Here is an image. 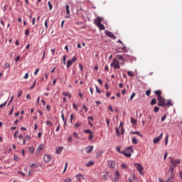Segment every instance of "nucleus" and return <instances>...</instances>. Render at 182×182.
<instances>
[{"label":"nucleus","instance_id":"nucleus-12","mask_svg":"<svg viewBox=\"0 0 182 182\" xmlns=\"http://www.w3.org/2000/svg\"><path fill=\"white\" fill-rule=\"evenodd\" d=\"M170 106H173V102L171 100H168L165 102V107H170Z\"/></svg>","mask_w":182,"mask_h":182},{"label":"nucleus","instance_id":"nucleus-29","mask_svg":"<svg viewBox=\"0 0 182 182\" xmlns=\"http://www.w3.org/2000/svg\"><path fill=\"white\" fill-rule=\"evenodd\" d=\"M120 127H116V133H117V136H120Z\"/></svg>","mask_w":182,"mask_h":182},{"label":"nucleus","instance_id":"nucleus-17","mask_svg":"<svg viewBox=\"0 0 182 182\" xmlns=\"http://www.w3.org/2000/svg\"><path fill=\"white\" fill-rule=\"evenodd\" d=\"M155 95H156V96H158V97H161V90H156Z\"/></svg>","mask_w":182,"mask_h":182},{"label":"nucleus","instance_id":"nucleus-64","mask_svg":"<svg viewBox=\"0 0 182 182\" xmlns=\"http://www.w3.org/2000/svg\"><path fill=\"white\" fill-rule=\"evenodd\" d=\"M172 179H170V178H167L166 179V182H173V181H171Z\"/></svg>","mask_w":182,"mask_h":182},{"label":"nucleus","instance_id":"nucleus-39","mask_svg":"<svg viewBox=\"0 0 182 182\" xmlns=\"http://www.w3.org/2000/svg\"><path fill=\"white\" fill-rule=\"evenodd\" d=\"M73 137H75V139H79V135L77 133L73 132Z\"/></svg>","mask_w":182,"mask_h":182},{"label":"nucleus","instance_id":"nucleus-36","mask_svg":"<svg viewBox=\"0 0 182 182\" xmlns=\"http://www.w3.org/2000/svg\"><path fill=\"white\" fill-rule=\"evenodd\" d=\"M176 177V175L174 173H171L170 177H168V178H170L171 180H173Z\"/></svg>","mask_w":182,"mask_h":182},{"label":"nucleus","instance_id":"nucleus-6","mask_svg":"<svg viewBox=\"0 0 182 182\" xmlns=\"http://www.w3.org/2000/svg\"><path fill=\"white\" fill-rule=\"evenodd\" d=\"M105 33L106 36H108V38H112V39H114V40L116 39V36L111 31L106 30L105 31Z\"/></svg>","mask_w":182,"mask_h":182},{"label":"nucleus","instance_id":"nucleus-5","mask_svg":"<svg viewBox=\"0 0 182 182\" xmlns=\"http://www.w3.org/2000/svg\"><path fill=\"white\" fill-rule=\"evenodd\" d=\"M170 161H171V164H172V166H173V167H177V164H180V159L178 160H174V159H173L172 157H170Z\"/></svg>","mask_w":182,"mask_h":182},{"label":"nucleus","instance_id":"nucleus-26","mask_svg":"<svg viewBox=\"0 0 182 182\" xmlns=\"http://www.w3.org/2000/svg\"><path fill=\"white\" fill-rule=\"evenodd\" d=\"M63 96H68V97L69 99H70V97H72V95H70V94L68 92H63Z\"/></svg>","mask_w":182,"mask_h":182},{"label":"nucleus","instance_id":"nucleus-7","mask_svg":"<svg viewBox=\"0 0 182 182\" xmlns=\"http://www.w3.org/2000/svg\"><path fill=\"white\" fill-rule=\"evenodd\" d=\"M161 139H163V133H161L159 136L153 139L154 144H157V143H159V141H160Z\"/></svg>","mask_w":182,"mask_h":182},{"label":"nucleus","instance_id":"nucleus-47","mask_svg":"<svg viewBox=\"0 0 182 182\" xmlns=\"http://www.w3.org/2000/svg\"><path fill=\"white\" fill-rule=\"evenodd\" d=\"M63 60L64 65H66V55H63Z\"/></svg>","mask_w":182,"mask_h":182},{"label":"nucleus","instance_id":"nucleus-32","mask_svg":"<svg viewBox=\"0 0 182 182\" xmlns=\"http://www.w3.org/2000/svg\"><path fill=\"white\" fill-rule=\"evenodd\" d=\"M169 171L171 173H174L173 171H174V168H173V166H169Z\"/></svg>","mask_w":182,"mask_h":182},{"label":"nucleus","instance_id":"nucleus-13","mask_svg":"<svg viewBox=\"0 0 182 182\" xmlns=\"http://www.w3.org/2000/svg\"><path fill=\"white\" fill-rule=\"evenodd\" d=\"M63 150V146H59V147L56 148V150H55L56 154H60V153H62Z\"/></svg>","mask_w":182,"mask_h":182},{"label":"nucleus","instance_id":"nucleus-28","mask_svg":"<svg viewBox=\"0 0 182 182\" xmlns=\"http://www.w3.org/2000/svg\"><path fill=\"white\" fill-rule=\"evenodd\" d=\"M76 178H77V180H80V178H83V175H82V174H77V175L76 176Z\"/></svg>","mask_w":182,"mask_h":182},{"label":"nucleus","instance_id":"nucleus-20","mask_svg":"<svg viewBox=\"0 0 182 182\" xmlns=\"http://www.w3.org/2000/svg\"><path fill=\"white\" fill-rule=\"evenodd\" d=\"M131 133H132V134H137L138 136H140V137H143V135L139 131L132 132Z\"/></svg>","mask_w":182,"mask_h":182},{"label":"nucleus","instance_id":"nucleus-16","mask_svg":"<svg viewBox=\"0 0 182 182\" xmlns=\"http://www.w3.org/2000/svg\"><path fill=\"white\" fill-rule=\"evenodd\" d=\"M97 27L99 28V29H100V31H105V25H103L102 23L98 25Z\"/></svg>","mask_w":182,"mask_h":182},{"label":"nucleus","instance_id":"nucleus-35","mask_svg":"<svg viewBox=\"0 0 182 182\" xmlns=\"http://www.w3.org/2000/svg\"><path fill=\"white\" fill-rule=\"evenodd\" d=\"M85 133H90V134H93V132L90 129H85Z\"/></svg>","mask_w":182,"mask_h":182},{"label":"nucleus","instance_id":"nucleus-54","mask_svg":"<svg viewBox=\"0 0 182 182\" xmlns=\"http://www.w3.org/2000/svg\"><path fill=\"white\" fill-rule=\"evenodd\" d=\"M80 126H82L80 123H77L74 125V127H80Z\"/></svg>","mask_w":182,"mask_h":182},{"label":"nucleus","instance_id":"nucleus-58","mask_svg":"<svg viewBox=\"0 0 182 182\" xmlns=\"http://www.w3.org/2000/svg\"><path fill=\"white\" fill-rule=\"evenodd\" d=\"M21 95H22V90L18 92V93L17 95V97H21Z\"/></svg>","mask_w":182,"mask_h":182},{"label":"nucleus","instance_id":"nucleus-46","mask_svg":"<svg viewBox=\"0 0 182 182\" xmlns=\"http://www.w3.org/2000/svg\"><path fill=\"white\" fill-rule=\"evenodd\" d=\"M150 93H151V91L150 90L146 91V96H150Z\"/></svg>","mask_w":182,"mask_h":182},{"label":"nucleus","instance_id":"nucleus-59","mask_svg":"<svg viewBox=\"0 0 182 182\" xmlns=\"http://www.w3.org/2000/svg\"><path fill=\"white\" fill-rule=\"evenodd\" d=\"M115 175H116V176L115 177H117L118 178H119V176H120V173H119V171H116L115 172Z\"/></svg>","mask_w":182,"mask_h":182},{"label":"nucleus","instance_id":"nucleus-49","mask_svg":"<svg viewBox=\"0 0 182 182\" xmlns=\"http://www.w3.org/2000/svg\"><path fill=\"white\" fill-rule=\"evenodd\" d=\"M21 59V56L18 55L16 58H15V62H19V60Z\"/></svg>","mask_w":182,"mask_h":182},{"label":"nucleus","instance_id":"nucleus-56","mask_svg":"<svg viewBox=\"0 0 182 182\" xmlns=\"http://www.w3.org/2000/svg\"><path fill=\"white\" fill-rule=\"evenodd\" d=\"M94 136H93V134H90L88 139L89 140H92L93 139Z\"/></svg>","mask_w":182,"mask_h":182},{"label":"nucleus","instance_id":"nucleus-61","mask_svg":"<svg viewBox=\"0 0 182 182\" xmlns=\"http://www.w3.org/2000/svg\"><path fill=\"white\" fill-rule=\"evenodd\" d=\"M18 139H19V140L21 139H23V136L22 134H20L18 136Z\"/></svg>","mask_w":182,"mask_h":182},{"label":"nucleus","instance_id":"nucleus-2","mask_svg":"<svg viewBox=\"0 0 182 182\" xmlns=\"http://www.w3.org/2000/svg\"><path fill=\"white\" fill-rule=\"evenodd\" d=\"M158 106H160L161 107H166V99L163 97H158Z\"/></svg>","mask_w":182,"mask_h":182},{"label":"nucleus","instance_id":"nucleus-9","mask_svg":"<svg viewBox=\"0 0 182 182\" xmlns=\"http://www.w3.org/2000/svg\"><path fill=\"white\" fill-rule=\"evenodd\" d=\"M108 167H109V168H114L116 167L114 161H108Z\"/></svg>","mask_w":182,"mask_h":182},{"label":"nucleus","instance_id":"nucleus-55","mask_svg":"<svg viewBox=\"0 0 182 182\" xmlns=\"http://www.w3.org/2000/svg\"><path fill=\"white\" fill-rule=\"evenodd\" d=\"M121 167L122 168H127V166L126 165V164H122Z\"/></svg>","mask_w":182,"mask_h":182},{"label":"nucleus","instance_id":"nucleus-18","mask_svg":"<svg viewBox=\"0 0 182 182\" xmlns=\"http://www.w3.org/2000/svg\"><path fill=\"white\" fill-rule=\"evenodd\" d=\"M42 150H43V147L42 146V145H40L36 150V153H41V151H42Z\"/></svg>","mask_w":182,"mask_h":182},{"label":"nucleus","instance_id":"nucleus-23","mask_svg":"<svg viewBox=\"0 0 182 182\" xmlns=\"http://www.w3.org/2000/svg\"><path fill=\"white\" fill-rule=\"evenodd\" d=\"M65 9L67 15H69V14H70V11L69 10V6L68 4L65 5Z\"/></svg>","mask_w":182,"mask_h":182},{"label":"nucleus","instance_id":"nucleus-51","mask_svg":"<svg viewBox=\"0 0 182 182\" xmlns=\"http://www.w3.org/2000/svg\"><path fill=\"white\" fill-rule=\"evenodd\" d=\"M70 122L73 123V114H70Z\"/></svg>","mask_w":182,"mask_h":182},{"label":"nucleus","instance_id":"nucleus-40","mask_svg":"<svg viewBox=\"0 0 182 182\" xmlns=\"http://www.w3.org/2000/svg\"><path fill=\"white\" fill-rule=\"evenodd\" d=\"M48 5L49 6L50 11H52L53 6H52V4L50 3V1L48 2Z\"/></svg>","mask_w":182,"mask_h":182},{"label":"nucleus","instance_id":"nucleus-53","mask_svg":"<svg viewBox=\"0 0 182 182\" xmlns=\"http://www.w3.org/2000/svg\"><path fill=\"white\" fill-rule=\"evenodd\" d=\"M120 149H121V147L120 146H117V148H116V150H117V151H118V153H123V152H122V151H120Z\"/></svg>","mask_w":182,"mask_h":182},{"label":"nucleus","instance_id":"nucleus-1","mask_svg":"<svg viewBox=\"0 0 182 182\" xmlns=\"http://www.w3.org/2000/svg\"><path fill=\"white\" fill-rule=\"evenodd\" d=\"M132 153H134L133 146H129L122 151V154H124L125 157H132Z\"/></svg>","mask_w":182,"mask_h":182},{"label":"nucleus","instance_id":"nucleus-41","mask_svg":"<svg viewBox=\"0 0 182 182\" xmlns=\"http://www.w3.org/2000/svg\"><path fill=\"white\" fill-rule=\"evenodd\" d=\"M68 143H72L73 141V138H72V136H68Z\"/></svg>","mask_w":182,"mask_h":182},{"label":"nucleus","instance_id":"nucleus-60","mask_svg":"<svg viewBox=\"0 0 182 182\" xmlns=\"http://www.w3.org/2000/svg\"><path fill=\"white\" fill-rule=\"evenodd\" d=\"M28 77H29V73H26L24 75V79H28Z\"/></svg>","mask_w":182,"mask_h":182},{"label":"nucleus","instance_id":"nucleus-57","mask_svg":"<svg viewBox=\"0 0 182 182\" xmlns=\"http://www.w3.org/2000/svg\"><path fill=\"white\" fill-rule=\"evenodd\" d=\"M67 168H68V162L65 163V168H64L63 173H65V171H66Z\"/></svg>","mask_w":182,"mask_h":182},{"label":"nucleus","instance_id":"nucleus-52","mask_svg":"<svg viewBox=\"0 0 182 182\" xmlns=\"http://www.w3.org/2000/svg\"><path fill=\"white\" fill-rule=\"evenodd\" d=\"M127 75H129V76H134V74L132 73L131 71H128Z\"/></svg>","mask_w":182,"mask_h":182},{"label":"nucleus","instance_id":"nucleus-45","mask_svg":"<svg viewBox=\"0 0 182 182\" xmlns=\"http://www.w3.org/2000/svg\"><path fill=\"white\" fill-rule=\"evenodd\" d=\"M112 181L113 182H119V178H117V177L113 178Z\"/></svg>","mask_w":182,"mask_h":182},{"label":"nucleus","instance_id":"nucleus-21","mask_svg":"<svg viewBox=\"0 0 182 182\" xmlns=\"http://www.w3.org/2000/svg\"><path fill=\"white\" fill-rule=\"evenodd\" d=\"M157 103V100L155 98H153L151 101V106H154V105H156Z\"/></svg>","mask_w":182,"mask_h":182},{"label":"nucleus","instance_id":"nucleus-34","mask_svg":"<svg viewBox=\"0 0 182 182\" xmlns=\"http://www.w3.org/2000/svg\"><path fill=\"white\" fill-rule=\"evenodd\" d=\"M28 151H30V153H33V151H35V149L33 147H29L28 148Z\"/></svg>","mask_w":182,"mask_h":182},{"label":"nucleus","instance_id":"nucleus-22","mask_svg":"<svg viewBox=\"0 0 182 182\" xmlns=\"http://www.w3.org/2000/svg\"><path fill=\"white\" fill-rule=\"evenodd\" d=\"M30 167H32L33 168H38V165L35 163H32L30 164Z\"/></svg>","mask_w":182,"mask_h":182},{"label":"nucleus","instance_id":"nucleus-62","mask_svg":"<svg viewBox=\"0 0 182 182\" xmlns=\"http://www.w3.org/2000/svg\"><path fill=\"white\" fill-rule=\"evenodd\" d=\"M45 26L46 28V29H48V20H46L45 21Z\"/></svg>","mask_w":182,"mask_h":182},{"label":"nucleus","instance_id":"nucleus-30","mask_svg":"<svg viewBox=\"0 0 182 182\" xmlns=\"http://www.w3.org/2000/svg\"><path fill=\"white\" fill-rule=\"evenodd\" d=\"M119 127H121V134H124V128L122 127V122L120 123Z\"/></svg>","mask_w":182,"mask_h":182},{"label":"nucleus","instance_id":"nucleus-4","mask_svg":"<svg viewBox=\"0 0 182 182\" xmlns=\"http://www.w3.org/2000/svg\"><path fill=\"white\" fill-rule=\"evenodd\" d=\"M119 63V61H117L116 58H114L113 62L111 63V68H114V69H120V65Z\"/></svg>","mask_w":182,"mask_h":182},{"label":"nucleus","instance_id":"nucleus-38","mask_svg":"<svg viewBox=\"0 0 182 182\" xmlns=\"http://www.w3.org/2000/svg\"><path fill=\"white\" fill-rule=\"evenodd\" d=\"M159 110H160V108L159 107H155L154 109V112L155 113H157V112H159Z\"/></svg>","mask_w":182,"mask_h":182},{"label":"nucleus","instance_id":"nucleus-25","mask_svg":"<svg viewBox=\"0 0 182 182\" xmlns=\"http://www.w3.org/2000/svg\"><path fill=\"white\" fill-rule=\"evenodd\" d=\"M102 154H103V151H98L96 153L97 157H100V156H102Z\"/></svg>","mask_w":182,"mask_h":182},{"label":"nucleus","instance_id":"nucleus-27","mask_svg":"<svg viewBox=\"0 0 182 182\" xmlns=\"http://www.w3.org/2000/svg\"><path fill=\"white\" fill-rule=\"evenodd\" d=\"M132 143H133V144H137V143H139L137 141V139H136V137H134V136L132 138Z\"/></svg>","mask_w":182,"mask_h":182},{"label":"nucleus","instance_id":"nucleus-44","mask_svg":"<svg viewBox=\"0 0 182 182\" xmlns=\"http://www.w3.org/2000/svg\"><path fill=\"white\" fill-rule=\"evenodd\" d=\"M134 96H136V93L132 92V94L131 96H130V100H133V98L134 97Z\"/></svg>","mask_w":182,"mask_h":182},{"label":"nucleus","instance_id":"nucleus-48","mask_svg":"<svg viewBox=\"0 0 182 182\" xmlns=\"http://www.w3.org/2000/svg\"><path fill=\"white\" fill-rule=\"evenodd\" d=\"M18 174H20V176H23V177H25V173L22 171H18Z\"/></svg>","mask_w":182,"mask_h":182},{"label":"nucleus","instance_id":"nucleus-43","mask_svg":"<svg viewBox=\"0 0 182 182\" xmlns=\"http://www.w3.org/2000/svg\"><path fill=\"white\" fill-rule=\"evenodd\" d=\"M6 103H7V102L6 101L3 104L0 105V108L5 107V106H6Z\"/></svg>","mask_w":182,"mask_h":182},{"label":"nucleus","instance_id":"nucleus-33","mask_svg":"<svg viewBox=\"0 0 182 182\" xmlns=\"http://www.w3.org/2000/svg\"><path fill=\"white\" fill-rule=\"evenodd\" d=\"M4 66L6 69H9L11 68V64H9V63H6Z\"/></svg>","mask_w":182,"mask_h":182},{"label":"nucleus","instance_id":"nucleus-37","mask_svg":"<svg viewBox=\"0 0 182 182\" xmlns=\"http://www.w3.org/2000/svg\"><path fill=\"white\" fill-rule=\"evenodd\" d=\"M76 60H77V58H76V56H74L70 61L73 63H75V62H76Z\"/></svg>","mask_w":182,"mask_h":182},{"label":"nucleus","instance_id":"nucleus-42","mask_svg":"<svg viewBox=\"0 0 182 182\" xmlns=\"http://www.w3.org/2000/svg\"><path fill=\"white\" fill-rule=\"evenodd\" d=\"M166 119H167V115L165 114L161 117V122H164L166 120Z\"/></svg>","mask_w":182,"mask_h":182},{"label":"nucleus","instance_id":"nucleus-14","mask_svg":"<svg viewBox=\"0 0 182 182\" xmlns=\"http://www.w3.org/2000/svg\"><path fill=\"white\" fill-rule=\"evenodd\" d=\"M95 165V162L93 161H90L85 164L86 167H92V166Z\"/></svg>","mask_w":182,"mask_h":182},{"label":"nucleus","instance_id":"nucleus-31","mask_svg":"<svg viewBox=\"0 0 182 182\" xmlns=\"http://www.w3.org/2000/svg\"><path fill=\"white\" fill-rule=\"evenodd\" d=\"M168 143V134H167V135L166 136L165 146H167Z\"/></svg>","mask_w":182,"mask_h":182},{"label":"nucleus","instance_id":"nucleus-3","mask_svg":"<svg viewBox=\"0 0 182 182\" xmlns=\"http://www.w3.org/2000/svg\"><path fill=\"white\" fill-rule=\"evenodd\" d=\"M134 166H136V170L139 171V174L141 176H144V173H143V170H144V168L141 164H134Z\"/></svg>","mask_w":182,"mask_h":182},{"label":"nucleus","instance_id":"nucleus-8","mask_svg":"<svg viewBox=\"0 0 182 182\" xmlns=\"http://www.w3.org/2000/svg\"><path fill=\"white\" fill-rule=\"evenodd\" d=\"M102 21H103V18L98 16L97 19L94 20V23L97 26L98 25H100V23H102Z\"/></svg>","mask_w":182,"mask_h":182},{"label":"nucleus","instance_id":"nucleus-11","mask_svg":"<svg viewBox=\"0 0 182 182\" xmlns=\"http://www.w3.org/2000/svg\"><path fill=\"white\" fill-rule=\"evenodd\" d=\"M43 160L44 161H46V163H49V161L52 160V158L50 157V155H45L43 157Z\"/></svg>","mask_w":182,"mask_h":182},{"label":"nucleus","instance_id":"nucleus-15","mask_svg":"<svg viewBox=\"0 0 182 182\" xmlns=\"http://www.w3.org/2000/svg\"><path fill=\"white\" fill-rule=\"evenodd\" d=\"M131 123L132 124H133L134 126H136V124H137V120H136L134 118L131 117Z\"/></svg>","mask_w":182,"mask_h":182},{"label":"nucleus","instance_id":"nucleus-19","mask_svg":"<svg viewBox=\"0 0 182 182\" xmlns=\"http://www.w3.org/2000/svg\"><path fill=\"white\" fill-rule=\"evenodd\" d=\"M117 59H119V60H121V61L124 60V58H123V56L120 54L117 55Z\"/></svg>","mask_w":182,"mask_h":182},{"label":"nucleus","instance_id":"nucleus-50","mask_svg":"<svg viewBox=\"0 0 182 182\" xmlns=\"http://www.w3.org/2000/svg\"><path fill=\"white\" fill-rule=\"evenodd\" d=\"M95 89H96V92L99 94L102 93V92L100 91V90H99V87H97V86H95Z\"/></svg>","mask_w":182,"mask_h":182},{"label":"nucleus","instance_id":"nucleus-10","mask_svg":"<svg viewBox=\"0 0 182 182\" xmlns=\"http://www.w3.org/2000/svg\"><path fill=\"white\" fill-rule=\"evenodd\" d=\"M85 151L87 154L92 153V151H93V146H88L85 147Z\"/></svg>","mask_w":182,"mask_h":182},{"label":"nucleus","instance_id":"nucleus-24","mask_svg":"<svg viewBox=\"0 0 182 182\" xmlns=\"http://www.w3.org/2000/svg\"><path fill=\"white\" fill-rule=\"evenodd\" d=\"M73 63L72 62V61H70V60H68V61H67V68H70V66H72V64H73Z\"/></svg>","mask_w":182,"mask_h":182},{"label":"nucleus","instance_id":"nucleus-63","mask_svg":"<svg viewBox=\"0 0 182 182\" xmlns=\"http://www.w3.org/2000/svg\"><path fill=\"white\" fill-rule=\"evenodd\" d=\"M70 181H72V179L70 178H67L65 180V182H70Z\"/></svg>","mask_w":182,"mask_h":182}]
</instances>
